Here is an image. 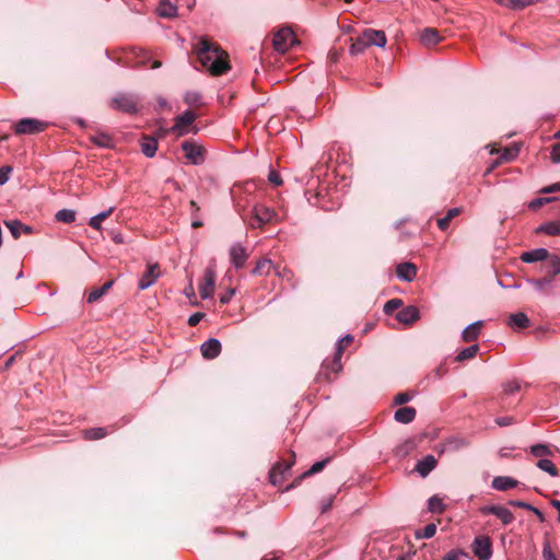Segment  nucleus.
<instances>
[{"label":"nucleus","mask_w":560,"mask_h":560,"mask_svg":"<svg viewBox=\"0 0 560 560\" xmlns=\"http://www.w3.org/2000/svg\"><path fill=\"white\" fill-rule=\"evenodd\" d=\"M234 294H235V290L234 289L228 290L225 293L220 295V302L222 304H228L232 300Z\"/></svg>","instance_id":"obj_62"},{"label":"nucleus","mask_w":560,"mask_h":560,"mask_svg":"<svg viewBox=\"0 0 560 560\" xmlns=\"http://www.w3.org/2000/svg\"><path fill=\"white\" fill-rule=\"evenodd\" d=\"M160 276L161 273L158 264L148 265L145 272L141 276L138 282L139 290H147L148 288H150L152 284L156 282Z\"/></svg>","instance_id":"obj_13"},{"label":"nucleus","mask_w":560,"mask_h":560,"mask_svg":"<svg viewBox=\"0 0 560 560\" xmlns=\"http://www.w3.org/2000/svg\"><path fill=\"white\" fill-rule=\"evenodd\" d=\"M331 460V457H326L325 459L323 460H319V462H316L314 463L308 470H306L301 477H299L294 482H292L291 485L287 486L285 488V491H289L290 489L294 488L296 486V483L304 477H308V476H312L314 474H317L319 471H322L325 466L327 464H329Z\"/></svg>","instance_id":"obj_21"},{"label":"nucleus","mask_w":560,"mask_h":560,"mask_svg":"<svg viewBox=\"0 0 560 560\" xmlns=\"http://www.w3.org/2000/svg\"><path fill=\"white\" fill-rule=\"evenodd\" d=\"M471 548L478 560H490L492 557V542L488 536L476 537Z\"/></svg>","instance_id":"obj_7"},{"label":"nucleus","mask_w":560,"mask_h":560,"mask_svg":"<svg viewBox=\"0 0 560 560\" xmlns=\"http://www.w3.org/2000/svg\"><path fill=\"white\" fill-rule=\"evenodd\" d=\"M230 260L235 269H241L245 266L248 258L246 248L241 243H234L230 247Z\"/></svg>","instance_id":"obj_11"},{"label":"nucleus","mask_w":560,"mask_h":560,"mask_svg":"<svg viewBox=\"0 0 560 560\" xmlns=\"http://www.w3.org/2000/svg\"><path fill=\"white\" fill-rule=\"evenodd\" d=\"M277 213L275 210L264 206L256 205L252 209V215L248 220V224L253 229L261 228L264 224L276 220Z\"/></svg>","instance_id":"obj_3"},{"label":"nucleus","mask_w":560,"mask_h":560,"mask_svg":"<svg viewBox=\"0 0 560 560\" xmlns=\"http://www.w3.org/2000/svg\"><path fill=\"white\" fill-rule=\"evenodd\" d=\"M158 151V139L151 136H143L141 140V152L147 158H153Z\"/></svg>","instance_id":"obj_26"},{"label":"nucleus","mask_w":560,"mask_h":560,"mask_svg":"<svg viewBox=\"0 0 560 560\" xmlns=\"http://www.w3.org/2000/svg\"><path fill=\"white\" fill-rule=\"evenodd\" d=\"M445 504L441 498L433 495L428 500V510L431 513L442 514L445 511Z\"/></svg>","instance_id":"obj_39"},{"label":"nucleus","mask_w":560,"mask_h":560,"mask_svg":"<svg viewBox=\"0 0 560 560\" xmlns=\"http://www.w3.org/2000/svg\"><path fill=\"white\" fill-rule=\"evenodd\" d=\"M438 465V460L433 455H425L422 459H420L415 470L421 476L427 477Z\"/></svg>","instance_id":"obj_19"},{"label":"nucleus","mask_w":560,"mask_h":560,"mask_svg":"<svg viewBox=\"0 0 560 560\" xmlns=\"http://www.w3.org/2000/svg\"><path fill=\"white\" fill-rule=\"evenodd\" d=\"M221 349V342L217 338H210L200 346L202 357L208 360L219 357Z\"/></svg>","instance_id":"obj_15"},{"label":"nucleus","mask_w":560,"mask_h":560,"mask_svg":"<svg viewBox=\"0 0 560 560\" xmlns=\"http://www.w3.org/2000/svg\"><path fill=\"white\" fill-rule=\"evenodd\" d=\"M397 277L406 282H411L417 277V267L412 262H401L396 268Z\"/></svg>","instance_id":"obj_18"},{"label":"nucleus","mask_w":560,"mask_h":560,"mask_svg":"<svg viewBox=\"0 0 560 560\" xmlns=\"http://www.w3.org/2000/svg\"><path fill=\"white\" fill-rule=\"evenodd\" d=\"M113 284L114 281L109 280L105 282L102 287L92 290L86 298V302L89 304H92L98 301L113 287Z\"/></svg>","instance_id":"obj_31"},{"label":"nucleus","mask_w":560,"mask_h":560,"mask_svg":"<svg viewBox=\"0 0 560 560\" xmlns=\"http://www.w3.org/2000/svg\"><path fill=\"white\" fill-rule=\"evenodd\" d=\"M182 150L185 158L194 165H200L205 162V149L194 141H184Z\"/></svg>","instance_id":"obj_6"},{"label":"nucleus","mask_w":560,"mask_h":560,"mask_svg":"<svg viewBox=\"0 0 560 560\" xmlns=\"http://www.w3.org/2000/svg\"><path fill=\"white\" fill-rule=\"evenodd\" d=\"M417 411L413 407H401L394 413L395 421L408 424L411 423L416 418Z\"/></svg>","instance_id":"obj_22"},{"label":"nucleus","mask_w":560,"mask_h":560,"mask_svg":"<svg viewBox=\"0 0 560 560\" xmlns=\"http://www.w3.org/2000/svg\"><path fill=\"white\" fill-rule=\"evenodd\" d=\"M417 446V443L413 439H408L401 444L395 447V455L398 457L407 456L411 451H413Z\"/></svg>","instance_id":"obj_35"},{"label":"nucleus","mask_w":560,"mask_h":560,"mask_svg":"<svg viewBox=\"0 0 560 560\" xmlns=\"http://www.w3.org/2000/svg\"><path fill=\"white\" fill-rule=\"evenodd\" d=\"M413 398V394L410 392H404L399 393L394 398L395 405H404L406 402H409Z\"/></svg>","instance_id":"obj_54"},{"label":"nucleus","mask_w":560,"mask_h":560,"mask_svg":"<svg viewBox=\"0 0 560 560\" xmlns=\"http://www.w3.org/2000/svg\"><path fill=\"white\" fill-rule=\"evenodd\" d=\"M441 36L435 28L427 27L421 32L420 40L424 46H434L441 42Z\"/></svg>","instance_id":"obj_27"},{"label":"nucleus","mask_w":560,"mask_h":560,"mask_svg":"<svg viewBox=\"0 0 560 560\" xmlns=\"http://www.w3.org/2000/svg\"><path fill=\"white\" fill-rule=\"evenodd\" d=\"M535 0H497V2L512 10H522L534 3Z\"/></svg>","instance_id":"obj_34"},{"label":"nucleus","mask_w":560,"mask_h":560,"mask_svg":"<svg viewBox=\"0 0 560 560\" xmlns=\"http://www.w3.org/2000/svg\"><path fill=\"white\" fill-rule=\"evenodd\" d=\"M272 44L277 51L283 54L299 42L291 28L283 27L275 34Z\"/></svg>","instance_id":"obj_4"},{"label":"nucleus","mask_w":560,"mask_h":560,"mask_svg":"<svg viewBox=\"0 0 560 560\" xmlns=\"http://www.w3.org/2000/svg\"><path fill=\"white\" fill-rule=\"evenodd\" d=\"M396 318L398 322H400L405 325H410L420 318V311L418 307H416L413 305H409V306L401 308L397 313Z\"/></svg>","instance_id":"obj_16"},{"label":"nucleus","mask_w":560,"mask_h":560,"mask_svg":"<svg viewBox=\"0 0 560 560\" xmlns=\"http://www.w3.org/2000/svg\"><path fill=\"white\" fill-rule=\"evenodd\" d=\"M362 38L365 40L369 47L377 46L385 47L387 39L383 31H376L373 28H366L362 32Z\"/></svg>","instance_id":"obj_14"},{"label":"nucleus","mask_w":560,"mask_h":560,"mask_svg":"<svg viewBox=\"0 0 560 560\" xmlns=\"http://www.w3.org/2000/svg\"><path fill=\"white\" fill-rule=\"evenodd\" d=\"M197 56L202 66L213 75H221L230 69L228 54L208 39L199 43Z\"/></svg>","instance_id":"obj_1"},{"label":"nucleus","mask_w":560,"mask_h":560,"mask_svg":"<svg viewBox=\"0 0 560 560\" xmlns=\"http://www.w3.org/2000/svg\"><path fill=\"white\" fill-rule=\"evenodd\" d=\"M5 226L11 232L12 236L16 240L21 236V232L31 233L32 229L28 225L23 224L19 220H10L4 222Z\"/></svg>","instance_id":"obj_29"},{"label":"nucleus","mask_w":560,"mask_h":560,"mask_svg":"<svg viewBox=\"0 0 560 560\" xmlns=\"http://www.w3.org/2000/svg\"><path fill=\"white\" fill-rule=\"evenodd\" d=\"M529 323L528 316L523 312L511 314L506 322L513 329H524L529 326Z\"/></svg>","instance_id":"obj_23"},{"label":"nucleus","mask_w":560,"mask_h":560,"mask_svg":"<svg viewBox=\"0 0 560 560\" xmlns=\"http://www.w3.org/2000/svg\"><path fill=\"white\" fill-rule=\"evenodd\" d=\"M291 459L288 462L277 463L269 472V480L272 485H280L285 478V474L291 469L294 463V453L291 454Z\"/></svg>","instance_id":"obj_8"},{"label":"nucleus","mask_w":560,"mask_h":560,"mask_svg":"<svg viewBox=\"0 0 560 560\" xmlns=\"http://www.w3.org/2000/svg\"><path fill=\"white\" fill-rule=\"evenodd\" d=\"M156 12L161 18L173 19L177 15V7L170 0H162L156 8Z\"/></svg>","instance_id":"obj_25"},{"label":"nucleus","mask_w":560,"mask_h":560,"mask_svg":"<svg viewBox=\"0 0 560 560\" xmlns=\"http://www.w3.org/2000/svg\"><path fill=\"white\" fill-rule=\"evenodd\" d=\"M521 260L526 264H534L537 261H546L547 258H549V252L548 249L544 247L535 248L532 250H527L522 253Z\"/></svg>","instance_id":"obj_17"},{"label":"nucleus","mask_w":560,"mask_h":560,"mask_svg":"<svg viewBox=\"0 0 560 560\" xmlns=\"http://www.w3.org/2000/svg\"><path fill=\"white\" fill-rule=\"evenodd\" d=\"M77 213L72 209H61L56 212L55 219L62 223H73L75 221Z\"/></svg>","instance_id":"obj_38"},{"label":"nucleus","mask_w":560,"mask_h":560,"mask_svg":"<svg viewBox=\"0 0 560 560\" xmlns=\"http://www.w3.org/2000/svg\"><path fill=\"white\" fill-rule=\"evenodd\" d=\"M352 340H353L352 335H346L343 338L338 340L337 348H336V355H335V359H334V363L335 364H339V362H340L341 354H342V351H343V346H342L343 341H347V343H349Z\"/></svg>","instance_id":"obj_47"},{"label":"nucleus","mask_w":560,"mask_h":560,"mask_svg":"<svg viewBox=\"0 0 560 560\" xmlns=\"http://www.w3.org/2000/svg\"><path fill=\"white\" fill-rule=\"evenodd\" d=\"M513 422H514V420L512 417H498L495 419V423L499 427H508V425H511Z\"/></svg>","instance_id":"obj_64"},{"label":"nucleus","mask_w":560,"mask_h":560,"mask_svg":"<svg viewBox=\"0 0 560 560\" xmlns=\"http://www.w3.org/2000/svg\"><path fill=\"white\" fill-rule=\"evenodd\" d=\"M91 141L100 148H112L113 147V139L104 132H100L95 136H92Z\"/></svg>","instance_id":"obj_41"},{"label":"nucleus","mask_w":560,"mask_h":560,"mask_svg":"<svg viewBox=\"0 0 560 560\" xmlns=\"http://www.w3.org/2000/svg\"><path fill=\"white\" fill-rule=\"evenodd\" d=\"M110 106L116 110L132 115L139 110V97L133 94L118 93L112 98Z\"/></svg>","instance_id":"obj_2"},{"label":"nucleus","mask_w":560,"mask_h":560,"mask_svg":"<svg viewBox=\"0 0 560 560\" xmlns=\"http://www.w3.org/2000/svg\"><path fill=\"white\" fill-rule=\"evenodd\" d=\"M436 533V525L430 523L424 526L421 533H417V538L429 539L432 538Z\"/></svg>","instance_id":"obj_49"},{"label":"nucleus","mask_w":560,"mask_h":560,"mask_svg":"<svg viewBox=\"0 0 560 560\" xmlns=\"http://www.w3.org/2000/svg\"><path fill=\"white\" fill-rule=\"evenodd\" d=\"M205 317V313H200V312H197V313H194L189 316L188 318V324L189 326H196L197 324H199V322Z\"/></svg>","instance_id":"obj_61"},{"label":"nucleus","mask_w":560,"mask_h":560,"mask_svg":"<svg viewBox=\"0 0 560 560\" xmlns=\"http://www.w3.org/2000/svg\"><path fill=\"white\" fill-rule=\"evenodd\" d=\"M479 511L483 515L491 514L497 516L504 525H509L514 521L513 513L502 505H485Z\"/></svg>","instance_id":"obj_10"},{"label":"nucleus","mask_w":560,"mask_h":560,"mask_svg":"<svg viewBox=\"0 0 560 560\" xmlns=\"http://www.w3.org/2000/svg\"><path fill=\"white\" fill-rule=\"evenodd\" d=\"M332 502H334V497H328V498L323 499L320 502V506H319L320 513H326L327 511H329L332 505Z\"/></svg>","instance_id":"obj_58"},{"label":"nucleus","mask_w":560,"mask_h":560,"mask_svg":"<svg viewBox=\"0 0 560 560\" xmlns=\"http://www.w3.org/2000/svg\"><path fill=\"white\" fill-rule=\"evenodd\" d=\"M215 279V271L212 268L208 267L205 270L203 280L199 284V294L202 300L210 299L213 295Z\"/></svg>","instance_id":"obj_9"},{"label":"nucleus","mask_w":560,"mask_h":560,"mask_svg":"<svg viewBox=\"0 0 560 560\" xmlns=\"http://www.w3.org/2000/svg\"><path fill=\"white\" fill-rule=\"evenodd\" d=\"M537 291L545 290L546 287L550 285L551 283V277L547 278H540V279H529L527 280Z\"/></svg>","instance_id":"obj_50"},{"label":"nucleus","mask_w":560,"mask_h":560,"mask_svg":"<svg viewBox=\"0 0 560 560\" xmlns=\"http://www.w3.org/2000/svg\"><path fill=\"white\" fill-rule=\"evenodd\" d=\"M366 48H369L365 40L362 38V33L355 38V40L350 46V54L355 56L362 54Z\"/></svg>","instance_id":"obj_43"},{"label":"nucleus","mask_w":560,"mask_h":560,"mask_svg":"<svg viewBox=\"0 0 560 560\" xmlns=\"http://www.w3.org/2000/svg\"><path fill=\"white\" fill-rule=\"evenodd\" d=\"M483 325L482 320H476L468 325L463 331H462V339L465 342L475 341L478 339L480 335V329Z\"/></svg>","instance_id":"obj_20"},{"label":"nucleus","mask_w":560,"mask_h":560,"mask_svg":"<svg viewBox=\"0 0 560 560\" xmlns=\"http://www.w3.org/2000/svg\"><path fill=\"white\" fill-rule=\"evenodd\" d=\"M517 486V480L508 476H498L492 480V488L498 491H506Z\"/></svg>","instance_id":"obj_24"},{"label":"nucleus","mask_w":560,"mask_h":560,"mask_svg":"<svg viewBox=\"0 0 560 560\" xmlns=\"http://www.w3.org/2000/svg\"><path fill=\"white\" fill-rule=\"evenodd\" d=\"M196 119V115L191 110H185L182 115H178L175 118V124L172 127V130L177 133V136L186 135L187 127L190 126Z\"/></svg>","instance_id":"obj_12"},{"label":"nucleus","mask_w":560,"mask_h":560,"mask_svg":"<svg viewBox=\"0 0 560 560\" xmlns=\"http://www.w3.org/2000/svg\"><path fill=\"white\" fill-rule=\"evenodd\" d=\"M469 442L460 436H451L445 441V450L450 452L459 451L468 446Z\"/></svg>","instance_id":"obj_32"},{"label":"nucleus","mask_w":560,"mask_h":560,"mask_svg":"<svg viewBox=\"0 0 560 560\" xmlns=\"http://www.w3.org/2000/svg\"><path fill=\"white\" fill-rule=\"evenodd\" d=\"M467 557V553L462 549L450 550L442 560H459L460 558Z\"/></svg>","instance_id":"obj_52"},{"label":"nucleus","mask_w":560,"mask_h":560,"mask_svg":"<svg viewBox=\"0 0 560 560\" xmlns=\"http://www.w3.org/2000/svg\"><path fill=\"white\" fill-rule=\"evenodd\" d=\"M542 558L545 560H556V556L555 553L552 552L551 548H550V545L548 541L545 542L544 545V548H542Z\"/></svg>","instance_id":"obj_57"},{"label":"nucleus","mask_w":560,"mask_h":560,"mask_svg":"<svg viewBox=\"0 0 560 560\" xmlns=\"http://www.w3.org/2000/svg\"><path fill=\"white\" fill-rule=\"evenodd\" d=\"M530 453L536 457H544L551 455V451L546 444H535L530 446Z\"/></svg>","instance_id":"obj_46"},{"label":"nucleus","mask_w":560,"mask_h":560,"mask_svg":"<svg viewBox=\"0 0 560 560\" xmlns=\"http://www.w3.org/2000/svg\"><path fill=\"white\" fill-rule=\"evenodd\" d=\"M560 191V182L545 186L540 189L541 194H552Z\"/></svg>","instance_id":"obj_60"},{"label":"nucleus","mask_w":560,"mask_h":560,"mask_svg":"<svg viewBox=\"0 0 560 560\" xmlns=\"http://www.w3.org/2000/svg\"><path fill=\"white\" fill-rule=\"evenodd\" d=\"M184 102L189 106L202 105V95L197 91H187L184 95Z\"/></svg>","instance_id":"obj_42"},{"label":"nucleus","mask_w":560,"mask_h":560,"mask_svg":"<svg viewBox=\"0 0 560 560\" xmlns=\"http://www.w3.org/2000/svg\"><path fill=\"white\" fill-rule=\"evenodd\" d=\"M544 270L551 278L560 273V257L558 255H551L549 253V258L546 259V264L544 265Z\"/></svg>","instance_id":"obj_28"},{"label":"nucleus","mask_w":560,"mask_h":560,"mask_svg":"<svg viewBox=\"0 0 560 560\" xmlns=\"http://www.w3.org/2000/svg\"><path fill=\"white\" fill-rule=\"evenodd\" d=\"M12 172V167L9 165L0 167V184H5L9 180V175Z\"/></svg>","instance_id":"obj_56"},{"label":"nucleus","mask_w":560,"mask_h":560,"mask_svg":"<svg viewBox=\"0 0 560 560\" xmlns=\"http://www.w3.org/2000/svg\"><path fill=\"white\" fill-rule=\"evenodd\" d=\"M478 351H479V346L478 345H471V346L463 349L462 351H459L457 353V355L455 357V361L456 362H463V361L472 359V358H475L477 355Z\"/></svg>","instance_id":"obj_36"},{"label":"nucleus","mask_w":560,"mask_h":560,"mask_svg":"<svg viewBox=\"0 0 560 560\" xmlns=\"http://www.w3.org/2000/svg\"><path fill=\"white\" fill-rule=\"evenodd\" d=\"M550 156L553 163H560V142L552 147Z\"/></svg>","instance_id":"obj_59"},{"label":"nucleus","mask_w":560,"mask_h":560,"mask_svg":"<svg viewBox=\"0 0 560 560\" xmlns=\"http://www.w3.org/2000/svg\"><path fill=\"white\" fill-rule=\"evenodd\" d=\"M47 127V122L35 119V118H23L19 120L14 126L16 135H35L44 131Z\"/></svg>","instance_id":"obj_5"},{"label":"nucleus","mask_w":560,"mask_h":560,"mask_svg":"<svg viewBox=\"0 0 560 560\" xmlns=\"http://www.w3.org/2000/svg\"><path fill=\"white\" fill-rule=\"evenodd\" d=\"M537 467L539 469H541L542 471L547 472L548 475H550L551 477H558L559 476V470L558 468L556 467V465L550 460V459H547V458H540L538 462H537Z\"/></svg>","instance_id":"obj_37"},{"label":"nucleus","mask_w":560,"mask_h":560,"mask_svg":"<svg viewBox=\"0 0 560 560\" xmlns=\"http://www.w3.org/2000/svg\"><path fill=\"white\" fill-rule=\"evenodd\" d=\"M521 389V384L517 381H510L503 385V390L508 395H513Z\"/></svg>","instance_id":"obj_53"},{"label":"nucleus","mask_w":560,"mask_h":560,"mask_svg":"<svg viewBox=\"0 0 560 560\" xmlns=\"http://www.w3.org/2000/svg\"><path fill=\"white\" fill-rule=\"evenodd\" d=\"M509 504L512 505V506L525 509V510H528V511H530L533 509L532 504L526 503L524 501H518V500H511V501H509Z\"/></svg>","instance_id":"obj_63"},{"label":"nucleus","mask_w":560,"mask_h":560,"mask_svg":"<svg viewBox=\"0 0 560 560\" xmlns=\"http://www.w3.org/2000/svg\"><path fill=\"white\" fill-rule=\"evenodd\" d=\"M107 435V430L105 428H93L83 431V438L89 441L100 440Z\"/></svg>","instance_id":"obj_40"},{"label":"nucleus","mask_w":560,"mask_h":560,"mask_svg":"<svg viewBox=\"0 0 560 560\" xmlns=\"http://www.w3.org/2000/svg\"><path fill=\"white\" fill-rule=\"evenodd\" d=\"M272 268V262L269 259H261L257 262L256 267L253 269V275H269L270 269Z\"/></svg>","instance_id":"obj_44"},{"label":"nucleus","mask_w":560,"mask_h":560,"mask_svg":"<svg viewBox=\"0 0 560 560\" xmlns=\"http://www.w3.org/2000/svg\"><path fill=\"white\" fill-rule=\"evenodd\" d=\"M268 180L275 185V186H281L282 185V178L278 172L275 170H270L268 175Z\"/></svg>","instance_id":"obj_55"},{"label":"nucleus","mask_w":560,"mask_h":560,"mask_svg":"<svg viewBox=\"0 0 560 560\" xmlns=\"http://www.w3.org/2000/svg\"><path fill=\"white\" fill-rule=\"evenodd\" d=\"M536 233H544V234L550 235V236L560 235V220L548 221V222L540 224L536 229Z\"/></svg>","instance_id":"obj_30"},{"label":"nucleus","mask_w":560,"mask_h":560,"mask_svg":"<svg viewBox=\"0 0 560 560\" xmlns=\"http://www.w3.org/2000/svg\"><path fill=\"white\" fill-rule=\"evenodd\" d=\"M558 200V197H539L532 200L528 205L529 209L537 210L541 206Z\"/></svg>","instance_id":"obj_48"},{"label":"nucleus","mask_w":560,"mask_h":560,"mask_svg":"<svg viewBox=\"0 0 560 560\" xmlns=\"http://www.w3.org/2000/svg\"><path fill=\"white\" fill-rule=\"evenodd\" d=\"M402 305V301L400 299H392L388 300L384 304V312L386 314H392L394 311L398 310Z\"/></svg>","instance_id":"obj_51"},{"label":"nucleus","mask_w":560,"mask_h":560,"mask_svg":"<svg viewBox=\"0 0 560 560\" xmlns=\"http://www.w3.org/2000/svg\"><path fill=\"white\" fill-rule=\"evenodd\" d=\"M520 153V148L514 145L511 148H505L501 155L499 156V160L501 162H508L514 160Z\"/></svg>","instance_id":"obj_45"},{"label":"nucleus","mask_w":560,"mask_h":560,"mask_svg":"<svg viewBox=\"0 0 560 560\" xmlns=\"http://www.w3.org/2000/svg\"><path fill=\"white\" fill-rule=\"evenodd\" d=\"M114 209H115L114 207H110L107 210H104V211L97 213L96 215L91 217L89 220V225L91 228H93L94 230H97V231L101 230L102 221L105 220L106 218H108L113 213Z\"/></svg>","instance_id":"obj_33"}]
</instances>
